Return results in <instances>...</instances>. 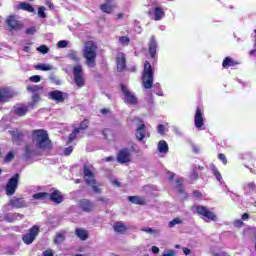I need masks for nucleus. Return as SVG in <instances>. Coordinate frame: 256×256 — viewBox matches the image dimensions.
<instances>
[{
	"label": "nucleus",
	"mask_w": 256,
	"mask_h": 256,
	"mask_svg": "<svg viewBox=\"0 0 256 256\" xmlns=\"http://www.w3.org/2000/svg\"><path fill=\"white\" fill-rule=\"evenodd\" d=\"M74 83L77 87H85V77H83V66L77 65L73 68Z\"/></svg>",
	"instance_id": "0eeeda50"
},
{
	"label": "nucleus",
	"mask_w": 256,
	"mask_h": 256,
	"mask_svg": "<svg viewBox=\"0 0 256 256\" xmlns=\"http://www.w3.org/2000/svg\"><path fill=\"white\" fill-rule=\"evenodd\" d=\"M119 41L122 45H129V43H131V39H129L128 36H121Z\"/></svg>",
	"instance_id": "a18cd8bd"
},
{
	"label": "nucleus",
	"mask_w": 256,
	"mask_h": 256,
	"mask_svg": "<svg viewBox=\"0 0 256 256\" xmlns=\"http://www.w3.org/2000/svg\"><path fill=\"white\" fill-rule=\"evenodd\" d=\"M38 15L41 19H45V17H47V14H45V7L42 6L38 9Z\"/></svg>",
	"instance_id": "09e8293b"
},
{
	"label": "nucleus",
	"mask_w": 256,
	"mask_h": 256,
	"mask_svg": "<svg viewBox=\"0 0 256 256\" xmlns=\"http://www.w3.org/2000/svg\"><path fill=\"white\" fill-rule=\"evenodd\" d=\"M31 141L36 149H40L41 151H51L53 149V142L45 129L32 130Z\"/></svg>",
	"instance_id": "f257e3e1"
},
{
	"label": "nucleus",
	"mask_w": 256,
	"mask_h": 256,
	"mask_svg": "<svg viewBox=\"0 0 256 256\" xmlns=\"http://www.w3.org/2000/svg\"><path fill=\"white\" fill-rule=\"evenodd\" d=\"M241 219L242 221H247V219H249V214L248 213L242 214Z\"/></svg>",
	"instance_id": "69168bd1"
},
{
	"label": "nucleus",
	"mask_w": 256,
	"mask_h": 256,
	"mask_svg": "<svg viewBox=\"0 0 256 256\" xmlns=\"http://www.w3.org/2000/svg\"><path fill=\"white\" fill-rule=\"evenodd\" d=\"M13 113L14 115H17V117H25V115L29 113V106L25 104H17L13 107Z\"/></svg>",
	"instance_id": "dca6fc26"
},
{
	"label": "nucleus",
	"mask_w": 256,
	"mask_h": 256,
	"mask_svg": "<svg viewBox=\"0 0 256 256\" xmlns=\"http://www.w3.org/2000/svg\"><path fill=\"white\" fill-rule=\"evenodd\" d=\"M158 151H159V153H168L169 152V145L167 144V141H165V140L159 141Z\"/></svg>",
	"instance_id": "7c9ffc66"
},
{
	"label": "nucleus",
	"mask_w": 256,
	"mask_h": 256,
	"mask_svg": "<svg viewBox=\"0 0 256 256\" xmlns=\"http://www.w3.org/2000/svg\"><path fill=\"white\" fill-rule=\"evenodd\" d=\"M67 45H68V42L66 40H61L57 43V47H59V49H65Z\"/></svg>",
	"instance_id": "603ef678"
},
{
	"label": "nucleus",
	"mask_w": 256,
	"mask_h": 256,
	"mask_svg": "<svg viewBox=\"0 0 256 256\" xmlns=\"http://www.w3.org/2000/svg\"><path fill=\"white\" fill-rule=\"evenodd\" d=\"M79 129H74L73 131H72V133H70L69 134V136H68V141H67V145H69V144H71V143H73V141H75L76 139H77V135H79Z\"/></svg>",
	"instance_id": "e433bc0d"
},
{
	"label": "nucleus",
	"mask_w": 256,
	"mask_h": 256,
	"mask_svg": "<svg viewBox=\"0 0 256 256\" xmlns=\"http://www.w3.org/2000/svg\"><path fill=\"white\" fill-rule=\"evenodd\" d=\"M42 255L43 256H54L55 253H53V250L48 249V250L43 251Z\"/></svg>",
	"instance_id": "4d7b16f0"
},
{
	"label": "nucleus",
	"mask_w": 256,
	"mask_h": 256,
	"mask_svg": "<svg viewBox=\"0 0 256 256\" xmlns=\"http://www.w3.org/2000/svg\"><path fill=\"white\" fill-rule=\"evenodd\" d=\"M53 241H54L55 245H61V243H63V241H65V234L57 233Z\"/></svg>",
	"instance_id": "ea45409f"
},
{
	"label": "nucleus",
	"mask_w": 256,
	"mask_h": 256,
	"mask_svg": "<svg viewBox=\"0 0 256 256\" xmlns=\"http://www.w3.org/2000/svg\"><path fill=\"white\" fill-rule=\"evenodd\" d=\"M74 233L81 241H87L89 239V232L83 228H76Z\"/></svg>",
	"instance_id": "393cba45"
},
{
	"label": "nucleus",
	"mask_w": 256,
	"mask_h": 256,
	"mask_svg": "<svg viewBox=\"0 0 256 256\" xmlns=\"http://www.w3.org/2000/svg\"><path fill=\"white\" fill-rule=\"evenodd\" d=\"M68 59H70L71 61H74V63H79V61H81L79 54H77V51H75V50L69 51Z\"/></svg>",
	"instance_id": "f704fd0d"
},
{
	"label": "nucleus",
	"mask_w": 256,
	"mask_h": 256,
	"mask_svg": "<svg viewBox=\"0 0 256 256\" xmlns=\"http://www.w3.org/2000/svg\"><path fill=\"white\" fill-rule=\"evenodd\" d=\"M78 207L81 211H84V213H92V211H95V203L89 199L79 200Z\"/></svg>",
	"instance_id": "ddd939ff"
},
{
	"label": "nucleus",
	"mask_w": 256,
	"mask_h": 256,
	"mask_svg": "<svg viewBox=\"0 0 256 256\" xmlns=\"http://www.w3.org/2000/svg\"><path fill=\"white\" fill-rule=\"evenodd\" d=\"M245 191H248V193H256V184L255 182L247 183L244 186Z\"/></svg>",
	"instance_id": "58836bf2"
},
{
	"label": "nucleus",
	"mask_w": 256,
	"mask_h": 256,
	"mask_svg": "<svg viewBox=\"0 0 256 256\" xmlns=\"http://www.w3.org/2000/svg\"><path fill=\"white\" fill-rule=\"evenodd\" d=\"M15 159V153L13 151L8 152L4 158V163H11Z\"/></svg>",
	"instance_id": "c03bdc74"
},
{
	"label": "nucleus",
	"mask_w": 256,
	"mask_h": 256,
	"mask_svg": "<svg viewBox=\"0 0 256 256\" xmlns=\"http://www.w3.org/2000/svg\"><path fill=\"white\" fill-rule=\"evenodd\" d=\"M37 50L43 55H46V53H49V47H47L46 45H41L40 47L37 48Z\"/></svg>",
	"instance_id": "49530a36"
},
{
	"label": "nucleus",
	"mask_w": 256,
	"mask_h": 256,
	"mask_svg": "<svg viewBox=\"0 0 256 256\" xmlns=\"http://www.w3.org/2000/svg\"><path fill=\"white\" fill-rule=\"evenodd\" d=\"M100 113H102V115H108L109 109H107V108H102V109L100 110Z\"/></svg>",
	"instance_id": "0e129e2a"
},
{
	"label": "nucleus",
	"mask_w": 256,
	"mask_h": 256,
	"mask_svg": "<svg viewBox=\"0 0 256 256\" xmlns=\"http://www.w3.org/2000/svg\"><path fill=\"white\" fill-rule=\"evenodd\" d=\"M33 153H35V151L31 148V146L29 144L25 145L24 158L26 159V161H29V159L33 157Z\"/></svg>",
	"instance_id": "c756f323"
},
{
	"label": "nucleus",
	"mask_w": 256,
	"mask_h": 256,
	"mask_svg": "<svg viewBox=\"0 0 256 256\" xmlns=\"http://www.w3.org/2000/svg\"><path fill=\"white\" fill-rule=\"evenodd\" d=\"M97 201H99L100 203H108L109 200L105 197H99Z\"/></svg>",
	"instance_id": "e2e57ef3"
},
{
	"label": "nucleus",
	"mask_w": 256,
	"mask_h": 256,
	"mask_svg": "<svg viewBox=\"0 0 256 256\" xmlns=\"http://www.w3.org/2000/svg\"><path fill=\"white\" fill-rule=\"evenodd\" d=\"M14 95L13 91L7 88L0 89V103H7L9 99H13Z\"/></svg>",
	"instance_id": "aec40b11"
},
{
	"label": "nucleus",
	"mask_w": 256,
	"mask_h": 256,
	"mask_svg": "<svg viewBox=\"0 0 256 256\" xmlns=\"http://www.w3.org/2000/svg\"><path fill=\"white\" fill-rule=\"evenodd\" d=\"M148 51L152 59H155L157 56V39L155 36L150 37V41L148 44Z\"/></svg>",
	"instance_id": "6ab92c4d"
},
{
	"label": "nucleus",
	"mask_w": 256,
	"mask_h": 256,
	"mask_svg": "<svg viewBox=\"0 0 256 256\" xmlns=\"http://www.w3.org/2000/svg\"><path fill=\"white\" fill-rule=\"evenodd\" d=\"M128 201L134 205H145V198L141 196H128Z\"/></svg>",
	"instance_id": "bb28decb"
},
{
	"label": "nucleus",
	"mask_w": 256,
	"mask_h": 256,
	"mask_svg": "<svg viewBox=\"0 0 256 256\" xmlns=\"http://www.w3.org/2000/svg\"><path fill=\"white\" fill-rule=\"evenodd\" d=\"M194 125L196 129H201L203 125H205V122L203 120V112L201 111V108H196V113L194 116Z\"/></svg>",
	"instance_id": "a211bd4d"
},
{
	"label": "nucleus",
	"mask_w": 256,
	"mask_h": 256,
	"mask_svg": "<svg viewBox=\"0 0 256 256\" xmlns=\"http://www.w3.org/2000/svg\"><path fill=\"white\" fill-rule=\"evenodd\" d=\"M158 133H160L161 135L165 133V126L163 124L158 125Z\"/></svg>",
	"instance_id": "052dcab7"
},
{
	"label": "nucleus",
	"mask_w": 256,
	"mask_h": 256,
	"mask_svg": "<svg viewBox=\"0 0 256 256\" xmlns=\"http://www.w3.org/2000/svg\"><path fill=\"white\" fill-rule=\"evenodd\" d=\"M39 235V226H33L29 229V232L22 236V240L26 245H31L37 236Z\"/></svg>",
	"instance_id": "1a4fd4ad"
},
{
	"label": "nucleus",
	"mask_w": 256,
	"mask_h": 256,
	"mask_svg": "<svg viewBox=\"0 0 256 256\" xmlns=\"http://www.w3.org/2000/svg\"><path fill=\"white\" fill-rule=\"evenodd\" d=\"M75 129H78V133L89 129V119H84L82 122H80L79 127Z\"/></svg>",
	"instance_id": "4c0bfd02"
},
{
	"label": "nucleus",
	"mask_w": 256,
	"mask_h": 256,
	"mask_svg": "<svg viewBox=\"0 0 256 256\" xmlns=\"http://www.w3.org/2000/svg\"><path fill=\"white\" fill-rule=\"evenodd\" d=\"M103 161H105L106 163H109V162L113 161V156L105 157V158L103 159Z\"/></svg>",
	"instance_id": "338daca9"
},
{
	"label": "nucleus",
	"mask_w": 256,
	"mask_h": 256,
	"mask_svg": "<svg viewBox=\"0 0 256 256\" xmlns=\"http://www.w3.org/2000/svg\"><path fill=\"white\" fill-rule=\"evenodd\" d=\"M142 231L144 233H157V230H154L153 228H143Z\"/></svg>",
	"instance_id": "bf43d9fd"
},
{
	"label": "nucleus",
	"mask_w": 256,
	"mask_h": 256,
	"mask_svg": "<svg viewBox=\"0 0 256 256\" xmlns=\"http://www.w3.org/2000/svg\"><path fill=\"white\" fill-rule=\"evenodd\" d=\"M99 49V46L97 45V42L93 40H88L84 42V46L82 49V55L84 59H86V65L88 67H96L97 66V51Z\"/></svg>",
	"instance_id": "7ed1b4c3"
},
{
	"label": "nucleus",
	"mask_w": 256,
	"mask_h": 256,
	"mask_svg": "<svg viewBox=\"0 0 256 256\" xmlns=\"http://www.w3.org/2000/svg\"><path fill=\"white\" fill-rule=\"evenodd\" d=\"M211 171L214 177L217 179V181H223V176L221 175V172H219V169L217 168V166H215V164L211 165Z\"/></svg>",
	"instance_id": "72a5a7b5"
},
{
	"label": "nucleus",
	"mask_w": 256,
	"mask_h": 256,
	"mask_svg": "<svg viewBox=\"0 0 256 256\" xmlns=\"http://www.w3.org/2000/svg\"><path fill=\"white\" fill-rule=\"evenodd\" d=\"M36 32H37V29H35V27L26 29V35H35Z\"/></svg>",
	"instance_id": "864d4df0"
},
{
	"label": "nucleus",
	"mask_w": 256,
	"mask_h": 256,
	"mask_svg": "<svg viewBox=\"0 0 256 256\" xmlns=\"http://www.w3.org/2000/svg\"><path fill=\"white\" fill-rule=\"evenodd\" d=\"M175 250H168L167 253L162 254L161 256H174Z\"/></svg>",
	"instance_id": "680f3d73"
},
{
	"label": "nucleus",
	"mask_w": 256,
	"mask_h": 256,
	"mask_svg": "<svg viewBox=\"0 0 256 256\" xmlns=\"http://www.w3.org/2000/svg\"><path fill=\"white\" fill-rule=\"evenodd\" d=\"M154 16L155 21H161V19L165 17V11L163 10L162 7H156L154 9Z\"/></svg>",
	"instance_id": "c85d7f7f"
},
{
	"label": "nucleus",
	"mask_w": 256,
	"mask_h": 256,
	"mask_svg": "<svg viewBox=\"0 0 256 256\" xmlns=\"http://www.w3.org/2000/svg\"><path fill=\"white\" fill-rule=\"evenodd\" d=\"M192 193L196 199H201V197H203V193L199 190H194Z\"/></svg>",
	"instance_id": "5fc2aeb1"
},
{
	"label": "nucleus",
	"mask_w": 256,
	"mask_h": 256,
	"mask_svg": "<svg viewBox=\"0 0 256 256\" xmlns=\"http://www.w3.org/2000/svg\"><path fill=\"white\" fill-rule=\"evenodd\" d=\"M8 205L9 207H12V209H23L27 207V202L22 196H14L9 200Z\"/></svg>",
	"instance_id": "9b49d317"
},
{
	"label": "nucleus",
	"mask_w": 256,
	"mask_h": 256,
	"mask_svg": "<svg viewBox=\"0 0 256 256\" xmlns=\"http://www.w3.org/2000/svg\"><path fill=\"white\" fill-rule=\"evenodd\" d=\"M5 23L8 27V31H21V29H23V22L19 21L16 15H9Z\"/></svg>",
	"instance_id": "423d86ee"
},
{
	"label": "nucleus",
	"mask_w": 256,
	"mask_h": 256,
	"mask_svg": "<svg viewBox=\"0 0 256 256\" xmlns=\"http://www.w3.org/2000/svg\"><path fill=\"white\" fill-rule=\"evenodd\" d=\"M32 197L36 201H47L49 199V193L48 192H38L36 194H33Z\"/></svg>",
	"instance_id": "cd10ccee"
},
{
	"label": "nucleus",
	"mask_w": 256,
	"mask_h": 256,
	"mask_svg": "<svg viewBox=\"0 0 256 256\" xmlns=\"http://www.w3.org/2000/svg\"><path fill=\"white\" fill-rule=\"evenodd\" d=\"M19 7L22 9V11H27L28 13H35V8H33L32 5L27 2H20Z\"/></svg>",
	"instance_id": "2f4dec72"
},
{
	"label": "nucleus",
	"mask_w": 256,
	"mask_h": 256,
	"mask_svg": "<svg viewBox=\"0 0 256 256\" xmlns=\"http://www.w3.org/2000/svg\"><path fill=\"white\" fill-rule=\"evenodd\" d=\"M43 90H44V87L42 85L27 86L26 88V91H28V93H33V95Z\"/></svg>",
	"instance_id": "473e14b6"
},
{
	"label": "nucleus",
	"mask_w": 256,
	"mask_h": 256,
	"mask_svg": "<svg viewBox=\"0 0 256 256\" xmlns=\"http://www.w3.org/2000/svg\"><path fill=\"white\" fill-rule=\"evenodd\" d=\"M65 197L61 193V191L54 189L51 193H48V200L56 205L63 203Z\"/></svg>",
	"instance_id": "2eb2a0df"
},
{
	"label": "nucleus",
	"mask_w": 256,
	"mask_h": 256,
	"mask_svg": "<svg viewBox=\"0 0 256 256\" xmlns=\"http://www.w3.org/2000/svg\"><path fill=\"white\" fill-rule=\"evenodd\" d=\"M49 99L56 101V103H65V97L63 96V92L60 90L50 92Z\"/></svg>",
	"instance_id": "412c9836"
},
{
	"label": "nucleus",
	"mask_w": 256,
	"mask_h": 256,
	"mask_svg": "<svg viewBox=\"0 0 256 256\" xmlns=\"http://www.w3.org/2000/svg\"><path fill=\"white\" fill-rule=\"evenodd\" d=\"M19 185V173H16L12 178L9 179L6 185V195L11 196L15 195L17 187Z\"/></svg>",
	"instance_id": "6e6552de"
},
{
	"label": "nucleus",
	"mask_w": 256,
	"mask_h": 256,
	"mask_svg": "<svg viewBox=\"0 0 256 256\" xmlns=\"http://www.w3.org/2000/svg\"><path fill=\"white\" fill-rule=\"evenodd\" d=\"M196 213L207 223H209V221H217V215L211 212L206 206H196Z\"/></svg>",
	"instance_id": "39448f33"
},
{
	"label": "nucleus",
	"mask_w": 256,
	"mask_h": 256,
	"mask_svg": "<svg viewBox=\"0 0 256 256\" xmlns=\"http://www.w3.org/2000/svg\"><path fill=\"white\" fill-rule=\"evenodd\" d=\"M35 69L37 71H51V69H53V67H51V65H47V64H38L35 66Z\"/></svg>",
	"instance_id": "a19ab883"
},
{
	"label": "nucleus",
	"mask_w": 256,
	"mask_h": 256,
	"mask_svg": "<svg viewBox=\"0 0 256 256\" xmlns=\"http://www.w3.org/2000/svg\"><path fill=\"white\" fill-rule=\"evenodd\" d=\"M116 159L117 162L120 163V165H125V163H131V152L129 151V148L125 147L120 149Z\"/></svg>",
	"instance_id": "9d476101"
},
{
	"label": "nucleus",
	"mask_w": 256,
	"mask_h": 256,
	"mask_svg": "<svg viewBox=\"0 0 256 256\" xmlns=\"http://www.w3.org/2000/svg\"><path fill=\"white\" fill-rule=\"evenodd\" d=\"M218 159L222 161L223 165H227V156H225V154L223 153L218 154Z\"/></svg>",
	"instance_id": "8fccbe9b"
},
{
	"label": "nucleus",
	"mask_w": 256,
	"mask_h": 256,
	"mask_svg": "<svg viewBox=\"0 0 256 256\" xmlns=\"http://www.w3.org/2000/svg\"><path fill=\"white\" fill-rule=\"evenodd\" d=\"M10 135L12 136V142L15 143L16 145H21V143L25 141V132L23 131H11Z\"/></svg>",
	"instance_id": "f3484780"
},
{
	"label": "nucleus",
	"mask_w": 256,
	"mask_h": 256,
	"mask_svg": "<svg viewBox=\"0 0 256 256\" xmlns=\"http://www.w3.org/2000/svg\"><path fill=\"white\" fill-rule=\"evenodd\" d=\"M181 223H183V220H181V218L177 217L168 223V227L170 229H172V227H175V225H181Z\"/></svg>",
	"instance_id": "37998d69"
},
{
	"label": "nucleus",
	"mask_w": 256,
	"mask_h": 256,
	"mask_svg": "<svg viewBox=\"0 0 256 256\" xmlns=\"http://www.w3.org/2000/svg\"><path fill=\"white\" fill-rule=\"evenodd\" d=\"M115 5L111 4L110 0H106L104 4L100 5V10L102 13H106L107 15L113 13V10L115 9Z\"/></svg>",
	"instance_id": "b1692460"
},
{
	"label": "nucleus",
	"mask_w": 256,
	"mask_h": 256,
	"mask_svg": "<svg viewBox=\"0 0 256 256\" xmlns=\"http://www.w3.org/2000/svg\"><path fill=\"white\" fill-rule=\"evenodd\" d=\"M237 65H241V62L234 60L231 57H225L222 62L223 69H229V67H237Z\"/></svg>",
	"instance_id": "5701e85b"
},
{
	"label": "nucleus",
	"mask_w": 256,
	"mask_h": 256,
	"mask_svg": "<svg viewBox=\"0 0 256 256\" xmlns=\"http://www.w3.org/2000/svg\"><path fill=\"white\" fill-rule=\"evenodd\" d=\"M120 88L124 98L126 99V103H129L130 105H137V97L127 89V86H125V84H120Z\"/></svg>",
	"instance_id": "f8f14e48"
},
{
	"label": "nucleus",
	"mask_w": 256,
	"mask_h": 256,
	"mask_svg": "<svg viewBox=\"0 0 256 256\" xmlns=\"http://www.w3.org/2000/svg\"><path fill=\"white\" fill-rule=\"evenodd\" d=\"M93 165L84 164L83 165V174H84V181L88 187H92V191L97 194L101 193V184L97 182L95 179V173L93 172Z\"/></svg>",
	"instance_id": "20e7f679"
},
{
	"label": "nucleus",
	"mask_w": 256,
	"mask_h": 256,
	"mask_svg": "<svg viewBox=\"0 0 256 256\" xmlns=\"http://www.w3.org/2000/svg\"><path fill=\"white\" fill-rule=\"evenodd\" d=\"M191 179H199V173L197 172V170H193L191 175H190Z\"/></svg>",
	"instance_id": "13d9d810"
},
{
	"label": "nucleus",
	"mask_w": 256,
	"mask_h": 256,
	"mask_svg": "<svg viewBox=\"0 0 256 256\" xmlns=\"http://www.w3.org/2000/svg\"><path fill=\"white\" fill-rule=\"evenodd\" d=\"M32 101L28 104V107L34 108L39 101H41V94L35 93L31 97Z\"/></svg>",
	"instance_id": "c9c22d12"
},
{
	"label": "nucleus",
	"mask_w": 256,
	"mask_h": 256,
	"mask_svg": "<svg viewBox=\"0 0 256 256\" xmlns=\"http://www.w3.org/2000/svg\"><path fill=\"white\" fill-rule=\"evenodd\" d=\"M29 81H30L31 83H39V82L41 81V76H39V75L31 76V77L29 78Z\"/></svg>",
	"instance_id": "de8ad7c7"
},
{
	"label": "nucleus",
	"mask_w": 256,
	"mask_h": 256,
	"mask_svg": "<svg viewBox=\"0 0 256 256\" xmlns=\"http://www.w3.org/2000/svg\"><path fill=\"white\" fill-rule=\"evenodd\" d=\"M113 229L115 233H119L120 235H123L127 231V226L121 221L115 222L113 225Z\"/></svg>",
	"instance_id": "a878e982"
},
{
	"label": "nucleus",
	"mask_w": 256,
	"mask_h": 256,
	"mask_svg": "<svg viewBox=\"0 0 256 256\" xmlns=\"http://www.w3.org/2000/svg\"><path fill=\"white\" fill-rule=\"evenodd\" d=\"M73 153V146H68L67 148L64 149V155L66 157H69Z\"/></svg>",
	"instance_id": "3c124183"
},
{
	"label": "nucleus",
	"mask_w": 256,
	"mask_h": 256,
	"mask_svg": "<svg viewBox=\"0 0 256 256\" xmlns=\"http://www.w3.org/2000/svg\"><path fill=\"white\" fill-rule=\"evenodd\" d=\"M136 139L137 141H143L145 136L147 135V126L144 123L140 124L139 127L136 129Z\"/></svg>",
	"instance_id": "4be33fe9"
},
{
	"label": "nucleus",
	"mask_w": 256,
	"mask_h": 256,
	"mask_svg": "<svg viewBox=\"0 0 256 256\" xmlns=\"http://www.w3.org/2000/svg\"><path fill=\"white\" fill-rule=\"evenodd\" d=\"M176 183H177L176 189H177L178 193H179L180 195H183V193H185V190L183 189V180H181L180 178H178V179L176 180Z\"/></svg>",
	"instance_id": "79ce46f5"
},
{
	"label": "nucleus",
	"mask_w": 256,
	"mask_h": 256,
	"mask_svg": "<svg viewBox=\"0 0 256 256\" xmlns=\"http://www.w3.org/2000/svg\"><path fill=\"white\" fill-rule=\"evenodd\" d=\"M152 253H154V254L159 253V247H157V246H152Z\"/></svg>",
	"instance_id": "774afa93"
},
{
	"label": "nucleus",
	"mask_w": 256,
	"mask_h": 256,
	"mask_svg": "<svg viewBox=\"0 0 256 256\" xmlns=\"http://www.w3.org/2000/svg\"><path fill=\"white\" fill-rule=\"evenodd\" d=\"M153 67L149 61L144 62V70L142 72V85L144 89H154V93L158 97H163V90H161V84L156 83L153 85Z\"/></svg>",
	"instance_id": "f03ea898"
},
{
	"label": "nucleus",
	"mask_w": 256,
	"mask_h": 256,
	"mask_svg": "<svg viewBox=\"0 0 256 256\" xmlns=\"http://www.w3.org/2000/svg\"><path fill=\"white\" fill-rule=\"evenodd\" d=\"M244 225H245V223H243L242 220H235L234 221V227H238V229L243 227Z\"/></svg>",
	"instance_id": "6e6d98bb"
},
{
	"label": "nucleus",
	"mask_w": 256,
	"mask_h": 256,
	"mask_svg": "<svg viewBox=\"0 0 256 256\" xmlns=\"http://www.w3.org/2000/svg\"><path fill=\"white\" fill-rule=\"evenodd\" d=\"M116 69L118 73H123L127 69V58L125 53L119 52L116 57Z\"/></svg>",
	"instance_id": "4468645a"
}]
</instances>
